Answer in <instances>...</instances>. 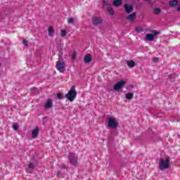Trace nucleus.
Masks as SVG:
<instances>
[{
	"label": "nucleus",
	"instance_id": "f257e3e1",
	"mask_svg": "<svg viewBox=\"0 0 180 180\" xmlns=\"http://www.w3.org/2000/svg\"><path fill=\"white\" fill-rule=\"evenodd\" d=\"M65 97H66L70 102H72L75 98H77V90H75V86L70 88V91L67 94H65Z\"/></svg>",
	"mask_w": 180,
	"mask_h": 180
},
{
	"label": "nucleus",
	"instance_id": "f03ea898",
	"mask_svg": "<svg viewBox=\"0 0 180 180\" xmlns=\"http://www.w3.org/2000/svg\"><path fill=\"white\" fill-rule=\"evenodd\" d=\"M159 168L162 171L168 169V168H169V158H167L166 160L160 159L159 160Z\"/></svg>",
	"mask_w": 180,
	"mask_h": 180
},
{
	"label": "nucleus",
	"instance_id": "7ed1b4c3",
	"mask_svg": "<svg viewBox=\"0 0 180 180\" xmlns=\"http://www.w3.org/2000/svg\"><path fill=\"white\" fill-rule=\"evenodd\" d=\"M56 69L60 72H64L65 70V63L64 60L60 59L56 63Z\"/></svg>",
	"mask_w": 180,
	"mask_h": 180
},
{
	"label": "nucleus",
	"instance_id": "20e7f679",
	"mask_svg": "<svg viewBox=\"0 0 180 180\" xmlns=\"http://www.w3.org/2000/svg\"><path fill=\"white\" fill-rule=\"evenodd\" d=\"M117 121L115 117L108 118V127L110 129H116L117 127Z\"/></svg>",
	"mask_w": 180,
	"mask_h": 180
},
{
	"label": "nucleus",
	"instance_id": "39448f33",
	"mask_svg": "<svg viewBox=\"0 0 180 180\" xmlns=\"http://www.w3.org/2000/svg\"><path fill=\"white\" fill-rule=\"evenodd\" d=\"M103 6L104 8H107L108 13L110 15H115V11L112 10L110 4L108 1H103Z\"/></svg>",
	"mask_w": 180,
	"mask_h": 180
},
{
	"label": "nucleus",
	"instance_id": "423d86ee",
	"mask_svg": "<svg viewBox=\"0 0 180 180\" xmlns=\"http://www.w3.org/2000/svg\"><path fill=\"white\" fill-rule=\"evenodd\" d=\"M126 84V81L121 80L118 82L117 84L114 85V91H120L123 86H124V84Z\"/></svg>",
	"mask_w": 180,
	"mask_h": 180
},
{
	"label": "nucleus",
	"instance_id": "0eeeda50",
	"mask_svg": "<svg viewBox=\"0 0 180 180\" xmlns=\"http://www.w3.org/2000/svg\"><path fill=\"white\" fill-rule=\"evenodd\" d=\"M69 161L72 165H77L78 162V161L77 160V158H75V155L72 153H70L69 155Z\"/></svg>",
	"mask_w": 180,
	"mask_h": 180
},
{
	"label": "nucleus",
	"instance_id": "6e6552de",
	"mask_svg": "<svg viewBox=\"0 0 180 180\" xmlns=\"http://www.w3.org/2000/svg\"><path fill=\"white\" fill-rule=\"evenodd\" d=\"M158 34V32H154L153 34H146V39L148 41H153L154 40V37Z\"/></svg>",
	"mask_w": 180,
	"mask_h": 180
},
{
	"label": "nucleus",
	"instance_id": "1a4fd4ad",
	"mask_svg": "<svg viewBox=\"0 0 180 180\" xmlns=\"http://www.w3.org/2000/svg\"><path fill=\"white\" fill-rule=\"evenodd\" d=\"M92 23L96 26L101 25V23H102V18H101V17H94L93 18Z\"/></svg>",
	"mask_w": 180,
	"mask_h": 180
},
{
	"label": "nucleus",
	"instance_id": "9d476101",
	"mask_svg": "<svg viewBox=\"0 0 180 180\" xmlns=\"http://www.w3.org/2000/svg\"><path fill=\"white\" fill-rule=\"evenodd\" d=\"M53 108V101L48 99L44 104V109H51Z\"/></svg>",
	"mask_w": 180,
	"mask_h": 180
},
{
	"label": "nucleus",
	"instance_id": "9b49d317",
	"mask_svg": "<svg viewBox=\"0 0 180 180\" xmlns=\"http://www.w3.org/2000/svg\"><path fill=\"white\" fill-rule=\"evenodd\" d=\"M84 61L85 64H89L92 61V55L87 54L84 56Z\"/></svg>",
	"mask_w": 180,
	"mask_h": 180
},
{
	"label": "nucleus",
	"instance_id": "f8f14e48",
	"mask_svg": "<svg viewBox=\"0 0 180 180\" xmlns=\"http://www.w3.org/2000/svg\"><path fill=\"white\" fill-rule=\"evenodd\" d=\"M124 9L127 12V13H130L131 11H133V6L129 4L124 5Z\"/></svg>",
	"mask_w": 180,
	"mask_h": 180
},
{
	"label": "nucleus",
	"instance_id": "ddd939ff",
	"mask_svg": "<svg viewBox=\"0 0 180 180\" xmlns=\"http://www.w3.org/2000/svg\"><path fill=\"white\" fill-rule=\"evenodd\" d=\"M127 19L129 22H133L134 20V19H136V13H132L131 14H130L129 15H128L127 17Z\"/></svg>",
	"mask_w": 180,
	"mask_h": 180
},
{
	"label": "nucleus",
	"instance_id": "4468645a",
	"mask_svg": "<svg viewBox=\"0 0 180 180\" xmlns=\"http://www.w3.org/2000/svg\"><path fill=\"white\" fill-rule=\"evenodd\" d=\"M39 136V128L37 127L32 130V139H36Z\"/></svg>",
	"mask_w": 180,
	"mask_h": 180
},
{
	"label": "nucleus",
	"instance_id": "2eb2a0df",
	"mask_svg": "<svg viewBox=\"0 0 180 180\" xmlns=\"http://www.w3.org/2000/svg\"><path fill=\"white\" fill-rule=\"evenodd\" d=\"M32 169H34V164H33V163H30L29 167H28V169H27V172L29 174H32V172H33V170H32Z\"/></svg>",
	"mask_w": 180,
	"mask_h": 180
},
{
	"label": "nucleus",
	"instance_id": "dca6fc26",
	"mask_svg": "<svg viewBox=\"0 0 180 180\" xmlns=\"http://www.w3.org/2000/svg\"><path fill=\"white\" fill-rule=\"evenodd\" d=\"M122 4V0H114V1L112 2V5L114 6H120Z\"/></svg>",
	"mask_w": 180,
	"mask_h": 180
},
{
	"label": "nucleus",
	"instance_id": "f3484780",
	"mask_svg": "<svg viewBox=\"0 0 180 180\" xmlns=\"http://www.w3.org/2000/svg\"><path fill=\"white\" fill-rule=\"evenodd\" d=\"M127 64L128 67H129L130 68H133V67H134V65H136V63L133 60L127 61Z\"/></svg>",
	"mask_w": 180,
	"mask_h": 180
},
{
	"label": "nucleus",
	"instance_id": "a211bd4d",
	"mask_svg": "<svg viewBox=\"0 0 180 180\" xmlns=\"http://www.w3.org/2000/svg\"><path fill=\"white\" fill-rule=\"evenodd\" d=\"M49 36H53L54 34V30L53 27H49L48 30Z\"/></svg>",
	"mask_w": 180,
	"mask_h": 180
},
{
	"label": "nucleus",
	"instance_id": "6ab92c4d",
	"mask_svg": "<svg viewBox=\"0 0 180 180\" xmlns=\"http://www.w3.org/2000/svg\"><path fill=\"white\" fill-rule=\"evenodd\" d=\"M134 94H133V93H128L125 95V98L126 99L130 100V99H133V96Z\"/></svg>",
	"mask_w": 180,
	"mask_h": 180
},
{
	"label": "nucleus",
	"instance_id": "aec40b11",
	"mask_svg": "<svg viewBox=\"0 0 180 180\" xmlns=\"http://www.w3.org/2000/svg\"><path fill=\"white\" fill-rule=\"evenodd\" d=\"M170 6H176L178 5V1L176 0H173L169 1Z\"/></svg>",
	"mask_w": 180,
	"mask_h": 180
},
{
	"label": "nucleus",
	"instance_id": "412c9836",
	"mask_svg": "<svg viewBox=\"0 0 180 180\" xmlns=\"http://www.w3.org/2000/svg\"><path fill=\"white\" fill-rule=\"evenodd\" d=\"M154 13H155V15H158L159 13H161V8H154Z\"/></svg>",
	"mask_w": 180,
	"mask_h": 180
},
{
	"label": "nucleus",
	"instance_id": "4be33fe9",
	"mask_svg": "<svg viewBox=\"0 0 180 180\" xmlns=\"http://www.w3.org/2000/svg\"><path fill=\"white\" fill-rule=\"evenodd\" d=\"M135 32H137V33H140V32H143V27H136Z\"/></svg>",
	"mask_w": 180,
	"mask_h": 180
},
{
	"label": "nucleus",
	"instance_id": "5701e85b",
	"mask_svg": "<svg viewBox=\"0 0 180 180\" xmlns=\"http://www.w3.org/2000/svg\"><path fill=\"white\" fill-rule=\"evenodd\" d=\"M68 23L69 25H71V24L74 23V18H68Z\"/></svg>",
	"mask_w": 180,
	"mask_h": 180
},
{
	"label": "nucleus",
	"instance_id": "b1692460",
	"mask_svg": "<svg viewBox=\"0 0 180 180\" xmlns=\"http://www.w3.org/2000/svg\"><path fill=\"white\" fill-rule=\"evenodd\" d=\"M65 34H67V31H65V30H62V31L60 32V36H61V37H65Z\"/></svg>",
	"mask_w": 180,
	"mask_h": 180
},
{
	"label": "nucleus",
	"instance_id": "393cba45",
	"mask_svg": "<svg viewBox=\"0 0 180 180\" xmlns=\"http://www.w3.org/2000/svg\"><path fill=\"white\" fill-rule=\"evenodd\" d=\"M13 129L15 131H17L19 129V126H18L17 124H13Z\"/></svg>",
	"mask_w": 180,
	"mask_h": 180
},
{
	"label": "nucleus",
	"instance_id": "a878e982",
	"mask_svg": "<svg viewBox=\"0 0 180 180\" xmlns=\"http://www.w3.org/2000/svg\"><path fill=\"white\" fill-rule=\"evenodd\" d=\"M72 58L73 60H75V58H77V52H74L72 55Z\"/></svg>",
	"mask_w": 180,
	"mask_h": 180
},
{
	"label": "nucleus",
	"instance_id": "bb28decb",
	"mask_svg": "<svg viewBox=\"0 0 180 180\" xmlns=\"http://www.w3.org/2000/svg\"><path fill=\"white\" fill-rule=\"evenodd\" d=\"M58 99H63V94L61 93H58L57 94Z\"/></svg>",
	"mask_w": 180,
	"mask_h": 180
},
{
	"label": "nucleus",
	"instance_id": "cd10ccee",
	"mask_svg": "<svg viewBox=\"0 0 180 180\" xmlns=\"http://www.w3.org/2000/svg\"><path fill=\"white\" fill-rule=\"evenodd\" d=\"M158 60H159L158 58H153V63H158Z\"/></svg>",
	"mask_w": 180,
	"mask_h": 180
},
{
	"label": "nucleus",
	"instance_id": "c85d7f7f",
	"mask_svg": "<svg viewBox=\"0 0 180 180\" xmlns=\"http://www.w3.org/2000/svg\"><path fill=\"white\" fill-rule=\"evenodd\" d=\"M22 43H23L24 45L27 46V40L23 39Z\"/></svg>",
	"mask_w": 180,
	"mask_h": 180
},
{
	"label": "nucleus",
	"instance_id": "c756f323",
	"mask_svg": "<svg viewBox=\"0 0 180 180\" xmlns=\"http://www.w3.org/2000/svg\"><path fill=\"white\" fill-rule=\"evenodd\" d=\"M172 78H176V75L175 73H173L171 75Z\"/></svg>",
	"mask_w": 180,
	"mask_h": 180
},
{
	"label": "nucleus",
	"instance_id": "7c9ffc66",
	"mask_svg": "<svg viewBox=\"0 0 180 180\" xmlns=\"http://www.w3.org/2000/svg\"><path fill=\"white\" fill-rule=\"evenodd\" d=\"M57 176H60L61 175V172L58 171L56 173Z\"/></svg>",
	"mask_w": 180,
	"mask_h": 180
},
{
	"label": "nucleus",
	"instance_id": "2f4dec72",
	"mask_svg": "<svg viewBox=\"0 0 180 180\" xmlns=\"http://www.w3.org/2000/svg\"><path fill=\"white\" fill-rule=\"evenodd\" d=\"M66 168L65 165H62V169H65Z\"/></svg>",
	"mask_w": 180,
	"mask_h": 180
},
{
	"label": "nucleus",
	"instance_id": "473e14b6",
	"mask_svg": "<svg viewBox=\"0 0 180 180\" xmlns=\"http://www.w3.org/2000/svg\"><path fill=\"white\" fill-rule=\"evenodd\" d=\"M177 11H180V6L177 8Z\"/></svg>",
	"mask_w": 180,
	"mask_h": 180
}]
</instances>
